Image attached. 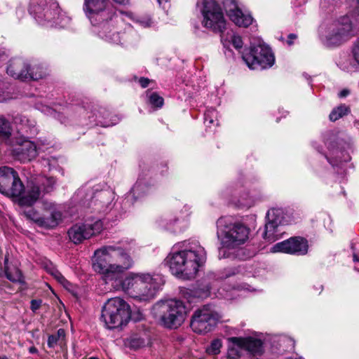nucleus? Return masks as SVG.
I'll return each mask as SVG.
<instances>
[{
  "instance_id": "nucleus-1",
  "label": "nucleus",
  "mask_w": 359,
  "mask_h": 359,
  "mask_svg": "<svg viewBox=\"0 0 359 359\" xmlns=\"http://www.w3.org/2000/svg\"><path fill=\"white\" fill-rule=\"evenodd\" d=\"M115 4L126 5L129 0H112ZM109 0H85L83 10L90 23L97 27L99 36L111 43L119 44L129 40L133 29L125 22L123 11L113 13Z\"/></svg>"
},
{
  "instance_id": "nucleus-2",
  "label": "nucleus",
  "mask_w": 359,
  "mask_h": 359,
  "mask_svg": "<svg viewBox=\"0 0 359 359\" xmlns=\"http://www.w3.org/2000/svg\"><path fill=\"white\" fill-rule=\"evenodd\" d=\"M206 261V252L198 241H184L182 249L173 247L165 262L171 273L183 280L194 279Z\"/></svg>"
},
{
  "instance_id": "nucleus-3",
  "label": "nucleus",
  "mask_w": 359,
  "mask_h": 359,
  "mask_svg": "<svg viewBox=\"0 0 359 359\" xmlns=\"http://www.w3.org/2000/svg\"><path fill=\"white\" fill-rule=\"evenodd\" d=\"M92 261L94 271L102 276L106 283L123 276L134 264L126 250L114 245L104 246L95 250Z\"/></svg>"
},
{
  "instance_id": "nucleus-4",
  "label": "nucleus",
  "mask_w": 359,
  "mask_h": 359,
  "mask_svg": "<svg viewBox=\"0 0 359 359\" xmlns=\"http://www.w3.org/2000/svg\"><path fill=\"white\" fill-rule=\"evenodd\" d=\"M25 189L18 173L13 168L7 166L0 168V193L18 199L20 206H32L40 198V187L39 184H32L25 195L22 196Z\"/></svg>"
},
{
  "instance_id": "nucleus-5",
  "label": "nucleus",
  "mask_w": 359,
  "mask_h": 359,
  "mask_svg": "<svg viewBox=\"0 0 359 359\" xmlns=\"http://www.w3.org/2000/svg\"><path fill=\"white\" fill-rule=\"evenodd\" d=\"M217 236L221 241L219 257H229L228 250L238 249L249 238L250 229L245 224L233 222L231 217H222L217 221Z\"/></svg>"
},
{
  "instance_id": "nucleus-6",
  "label": "nucleus",
  "mask_w": 359,
  "mask_h": 359,
  "mask_svg": "<svg viewBox=\"0 0 359 359\" xmlns=\"http://www.w3.org/2000/svg\"><path fill=\"white\" fill-rule=\"evenodd\" d=\"M153 313L159 323L168 329L179 327L187 316L184 304L177 299L158 302L153 307Z\"/></svg>"
},
{
  "instance_id": "nucleus-7",
  "label": "nucleus",
  "mask_w": 359,
  "mask_h": 359,
  "mask_svg": "<svg viewBox=\"0 0 359 359\" xmlns=\"http://www.w3.org/2000/svg\"><path fill=\"white\" fill-rule=\"evenodd\" d=\"M196 8L202 15L203 27L215 33H222L226 22L221 6L215 0H198Z\"/></svg>"
},
{
  "instance_id": "nucleus-8",
  "label": "nucleus",
  "mask_w": 359,
  "mask_h": 359,
  "mask_svg": "<svg viewBox=\"0 0 359 359\" xmlns=\"http://www.w3.org/2000/svg\"><path fill=\"white\" fill-rule=\"evenodd\" d=\"M101 318L108 329L120 327L130 320V306L119 297L109 299L103 306Z\"/></svg>"
},
{
  "instance_id": "nucleus-9",
  "label": "nucleus",
  "mask_w": 359,
  "mask_h": 359,
  "mask_svg": "<svg viewBox=\"0 0 359 359\" xmlns=\"http://www.w3.org/2000/svg\"><path fill=\"white\" fill-rule=\"evenodd\" d=\"M353 35L352 23L344 16L320 30L322 39L327 46H338Z\"/></svg>"
},
{
  "instance_id": "nucleus-10",
  "label": "nucleus",
  "mask_w": 359,
  "mask_h": 359,
  "mask_svg": "<svg viewBox=\"0 0 359 359\" xmlns=\"http://www.w3.org/2000/svg\"><path fill=\"white\" fill-rule=\"evenodd\" d=\"M222 318V315L215 306L205 305L194 312L191 320V327L196 333H206L212 330Z\"/></svg>"
},
{
  "instance_id": "nucleus-11",
  "label": "nucleus",
  "mask_w": 359,
  "mask_h": 359,
  "mask_svg": "<svg viewBox=\"0 0 359 359\" xmlns=\"http://www.w3.org/2000/svg\"><path fill=\"white\" fill-rule=\"evenodd\" d=\"M242 58L250 69H266L274 63V56L270 48L259 43L252 46L248 52L243 53Z\"/></svg>"
},
{
  "instance_id": "nucleus-12",
  "label": "nucleus",
  "mask_w": 359,
  "mask_h": 359,
  "mask_svg": "<svg viewBox=\"0 0 359 359\" xmlns=\"http://www.w3.org/2000/svg\"><path fill=\"white\" fill-rule=\"evenodd\" d=\"M58 4L52 0H32L29 12L38 23L50 26L58 14Z\"/></svg>"
},
{
  "instance_id": "nucleus-13",
  "label": "nucleus",
  "mask_w": 359,
  "mask_h": 359,
  "mask_svg": "<svg viewBox=\"0 0 359 359\" xmlns=\"http://www.w3.org/2000/svg\"><path fill=\"white\" fill-rule=\"evenodd\" d=\"M164 283L165 280L161 276H151L148 273H139L135 282V294L143 299L153 298Z\"/></svg>"
},
{
  "instance_id": "nucleus-14",
  "label": "nucleus",
  "mask_w": 359,
  "mask_h": 359,
  "mask_svg": "<svg viewBox=\"0 0 359 359\" xmlns=\"http://www.w3.org/2000/svg\"><path fill=\"white\" fill-rule=\"evenodd\" d=\"M103 229L100 219L93 223L76 224L68 231L69 239L75 244L80 243L91 236L100 233Z\"/></svg>"
},
{
  "instance_id": "nucleus-15",
  "label": "nucleus",
  "mask_w": 359,
  "mask_h": 359,
  "mask_svg": "<svg viewBox=\"0 0 359 359\" xmlns=\"http://www.w3.org/2000/svg\"><path fill=\"white\" fill-rule=\"evenodd\" d=\"M266 223L263 234L264 238L269 243L279 239L278 227L283 222L284 211L282 208H271L266 213Z\"/></svg>"
},
{
  "instance_id": "nucleus-16",
  "label": "nucleus",
  "mask_w": 359,
  "mask_h": 359,
  "mask_svg": "<svg viewBox=\"0 0 359 359\" xmlns=\"http://www.w3.org/2000/svg\"><path fill=\"white\" fill-rule=\"evenodd\" d=\"M308 242L302 237H292L274 245L273 252H284L296 255H304L308 252Z\"/></svg>"
},
{
  "instance_id": "nucleus-17",
  "label": "nucleus",
  "mask_w": 359,
  "mask_h": 359,
  "mask_svg": "<svg viewBox=\"0 0 359 359\" xmlns=\"http://www.w3.org/2000/svg\"><path fill=\"white\" fill-rule=\"evenodd\" d=\"M39 148L35 142L21 137L17 138L12 150L13 154L20 161H30L38 155Z\"/></svg>"
},
{
  "instance_id": "nucleus-18",
  "label": "nucleus",
  "mask_w": 359,
  "mask_h": 359,
  "mask_svg": "<svg viewBox=\"0 0 359 359\" xmlns=\"http://www.w3.org/2000/svg\"><path fill=\"white\" fill-rule=\"evenodd\" d=\"M224 8L232 22L239 27H247L253 21L250 14L244 13L238 6L235 0H225Z\"/></svg>"
},
{
  "instance_id": "nucleus-19",
  "label": "nucleus",
  "mask_w": 359,
  "mask_h": 359,
  "mask_svg": "<svg viewBox=\"0 0 359 359\" xmlns=\"http://www.w3.org/2000/svg\"><path fill=\"white\" fill-rule=\"evenodd\" d=\"M231 344V347L244 349L253 355H260L263 352L262 341L253 337H236L228 338Z\"/></svg>"
},
{
  "instance_id": "nucleus-20",
  "label": "nucleus",
  "mask_w": 359,
  "mask_h": 359,
  "mask_svg": "<svg viewBox=\"0 0 359 359\" xmlns=\"http://www.w3.org/2000/svg\"><path fill=\"white\" fill-rule=\"evenodd\" d=\"M114 194L110 190L96 193L90 201L94 212L105 213L112 208Z\"/></svg>"
},
{
  "instance_id": "nucleus-21",
  "label": "nucleus",
  "mask_w": 359,
  "mask_h": 359,
  "mask_svg": "<svg viewBox=\"0 0 359 359\" xmlns=\"http://www.w3.org/2000/svg\"><path fill=\"white\" fill-rule=\"evenodd\" d=\"M29 62L20 57L10 60L6 68L7 74L11 77L21 81H27Z\"/></svg>"
},
{
  "instance_id": "nucleus-22",
  "label": "nucleus",
  "mask_w": 359,
  "mask_h": 359,
  "mask_svg": "<svg viewBox=\"0 0 359 359\" xmlns=\"http://www.w3.org/2000/svg\"><path fill=\"white\" fill-rule=\"evenodd\" d=\"M139 273H130L128 276L123 278V276H120L116 279H113L109 284H111L115 290H123L125 292L135 293V282L137 280V276Z\"/></svg>"
},
{
  "instance_id": "nucleus-23",
  "label": "nucleus",
  "mask_w": 359,
  "mask_h": 359,
  "mask_svg": "<svg viewBox=\"0 0 359 359\" xmlns=\"http://www.w3.org/2000/svg\"><path fill=\"white\" fill-rule=\"evenodd\" d=\"M61 218L62 214L60 211L53 207L50 208V210L46 214L41 216L40 226L48 229L54 228L58 224Z\"/></svg>"
},
{
  "instance_id": "nucleus-24",
  "label": "nucleus",
  "mask_w": 359,
  "mask_h": 359,
  "mask_svg": "<svg viewBox=\"0 0 359 359\" xmlns=\"http://www.w3.org/2000/svg\"><path fill=\"white\" fill-rule=\"evenodd\" d=\"M27 72L30 74V77H27V81H38L48 75L47 67L44 65L36 62H29Z\"/></svg>"
},
{
  "instance_id": "nucleus-25",
  "label": "nucleus",
  "mask_w": 359,
  "mask_h": 359,
  "mask_svg": "<svg viewBox=\"0 0 359 359\" xmlns=\"http://www.w3.org/2000/svg\"><path fill=\"white\" fill-rule=\"evenodd\" d=\"M13 121L16 125L20 126V130H22V133H25L27 134H32L35 132V121L34 120H30L27 117L18 114L14 118Z\"/></svg>"
},
{
  "instance_id": "nucleus-26",
  "label": "nucleus",
  "mask_w": 359,
  "mask_h": 359,
  "mask_svg": "<svg viewBox=\"0 0 359 359\" xmlns=\"http://www.w3.org/2000/svg\"><path fill=\"white\" fill-rule=\"evenodd\" d=\"M47 344L50 348H54L55 346H59L63 350L67 346L65 330L60 328L55 334L49 335Z\"/></svg>"
},
{
  "instance_id": "nucleus-27",
  "label": "nucleus",
  "mask_w": 359,
  "mask_h": 359,
  "mask_svg": "<svg viewBox=\"0 0 359 359\" xmlns=\"http://www.w3.org/2000/svg\"><path fill=\"white\" fill-rule=\"evenodd\" d=\"M8 258L6 257L4 264V271L6 273V278L12 281L13 283H24V277L21 273V271L18 268H13L10 269L8 266H6L8 262Z\"/></svg>"
},
{
  "instance_id": "nucleus-28",
  "label": "nucleus",
  "mask_w": 359,
  "mask_h": 359,
  "mask_svg": "<svg viewBox=\"0 0 359 359\" xmlns=\"http://www.w3.org/2000/svg\"><path fill=\"white\" fill-rule=\"evenodd\" d=\"M124 15L128 18L133 20L134 22L137 23L140 26L147 28L150 27L154 24L151 18L149 15H135L131 13L123 11V18Z\"/></svg>"
},
{
  "instance_id": "nucleus-29",
  "label": "nucleus",
  "mask_w": 359,
  "mask_h": 359,
  "mask_svg": "<svg viewBox=\"0 0 359 359\" xmlns=\"http://www.w3.org/2000/svg\"><path fill=\"white\" fill-rule=\"evenodd\" d=\"M325 144L327 145V148L330 150L329 155L326 154L325 157L330 164L333 166L337 165L338 163H341V161L339 158V154H342V151H339L338 149H334V147H332V143L325 142Z\"/></svg>"
},
{
  "instance_id": "nucleus-30",
  "label": "nucleus",
  "mask_w": 359,
  "mask_h": 359,
  "mask_svg": "<svg viewBox=\"0 0 359 359\" xmlns=\"http://www.w3.org/2000/svg\"><path fill=\"white\" fill-rule=\"evenodd\" d=\"M243 266H233L224 269V271L217 276V279H224L243 272Z\"/></svg>"
},
{
  "instance_id": "nucleus-31",
  "label": "nucleus",
  "mask_w": 359,
  "mask_h": 359,
  "mask_svg": "<svg viewBox=\"0 0 359 359\" xmlns=\"http://www.w3.org/2000/svg\"><path fill=\"white\" fill-rule=\"evenodd\" d=\"M147 96L148 97L149 104L152 107L161 108L163 105V98L156 93L148 91L147 93Z\"/></svg>"
},
{
  "instance_id": "nucleus-32",
  "label": "nucleus",
  "mask_w": 359,
  "mask_h": 359,
  "mask_svg": "<svg viewBox=\"0 0 359 359\" xmlns=\"http://www.w3.org/2000/svg\"><path fill=\"white\" fill-rule=\"evenodd\" d=\"M129 346L135 349L139 348L145 346L146 339L139 334L131 335L128 339Z\"/></svg>"
},
{
  "instance_id": "nucleus-33",
  "label": "nucleus",
  "mask_w": 359,
  "mask_h": 359,
  "mask_svg": "<svg viewBox=\"0 0 359 359\" xmlns=\"http://www.w3.org/2000/svg\"><path fill=\"white\" fill-rule=\"evenodd\" d=\"M348 112V107L346 105H341L334 108L330 114V119L332 121H335L339 118L343 117Z\"/></svg>"
},
{
  "instance_id": "nucleus-34",
  "label": "nucleus",
  "mask_w": 359,
  "mask_h": 359,
  "mask_svg": "<svg viewBox=\"0 0 359 359\" xmlns=\"http://www.w3.org/2000/svg\"><path fill=\"white\" fill-rule=\"evenodd\" d=\"M69 18L66 16L65 13H62L58 7V14L55 16V19L53 20L52 25L50 27L58 26L60 27H65L69 23Z\"/></svg>"
},
{
  "instance_id": "nucleus-35",
  "label": "nucleus",
  "mask_w": 359,
  "mask_h": 359,
  "mask_svg": "<svg viewBox=\"0 0 359 359\" xmlns=\"http://www.w3.org/2000/svg\"><path fill=\"white\" fill-rule=\"evenodd\" d=\"M0 135L6 137H8L11 135L10 122L1 115H0Z\"/></svg>"
},
{
  "instance_id": "nucleus-36",
  "label": "nucleus",
  "mask_w": 359,
  "mask_h": 359,
  "mask_svg": "<svg viewBox=\"0 0 359 359\" xmlns=\"http://www.w3.org/2000/svg\"><path fill=\"white\" fill-rule=\"evenodd\" d=\"M146 190L147 186L142 182L138 181L135 184V185L131 189L128 197L130 196H132L134 198L140 197L146 192Z\"/></svg>"
},
{
  "instance_id": "nucleus-37",
  "label": "nucleus",
  "mask_w": 359,
  "mask_h": 359,
  "mask_svg": "<svg viewBox=\"0 0 359 359\" xmlns=\"http://www.w3.org/2000/svg\"><path fill=\"white\" fill-rule=\"evenodd\" d=\"M217 111L215 109L210 108L206 110V111L204 114V120L205 123L207 126H210L212 124H214L215 122H216V125H218V121L217 119Z\"/></svg>"
},
{
  "instance_id": "nucleus-38",
  "label": "nucleus",
  "mask_w": 359,
  "mask_h": 359,
  "mask_svg": "<svg viewBox=\"0 0 359 359\" xmlns=\"http://www.w3.org/2000/svg\"><path fill=\"white\" fill-rule=\"evenodd\" d=\"M222 346V341L219 339H215L211 341L208 346H207L206 352L209 355H217L220 353Z\"/></svg>"
},
{
  "instance_id": "nucleus-39",
  "label": "nucleus",
  "mask_w": 359,
  "mask_h": 359,
  "mask_svg": "<svg viewBox=\"0 0 359 359\" xmlns=\"http://www.w3.org/2000/svg\"><path fill=\"white\" fill-rule=\"evenodd\" d=\"M40 184L43 187V189L45 193H49L54 189L55 180L53 177H41L40 180Z\"/></svg>"
},
{
  "instance_id": "nucleus-40",
  "label": "nucleus",
  "mask_w": 359,
  "mask_h": 359,
  "mask_svg": "<svg viewBox=\"0 0 359 359\" xmlns=\"http://www.w3.org/2000/svg\"><path fill=\"white\" fill-rule=\"evenodd\" d=\"M25 215L28 219L34 221L40 226L41 216L36 211L34 210L33 209H30L28 211L25 212Z\"/></svg>"
},
{
  "instance_id": "nucleus-41",
  "label": "nucleus",
  "mask_w": 359,
  "mask_h": 359,
  "mask_svg": "<svg viewBox=\"0 0 359 359\" xmlns=\"http://www.w3.org/2000/svg\"><path fill=\"white\" fill-rule=\"evenodd\" d=\"M231 43L235 48L240 49L243 46V41L240 36L233 34L231 37Z\"/></svg>"
},
{
  "instance_id": "nucleus-42",
  "label": "nucleus",
  "mask_w": 359,
  "mask_h": 359,
  "mask_svg": "<svg viewBox=\"0 0 359 359\" xmlns=\"http://www.w3.org/2000/svg\"><path fill=\"white\" fill-rule=\"evenodd\" d=\"M51 274L55 277V278L64 286L68 283V281L65 279V278L57 270H53L51 272Z\"/></svg>"
},
{
  "instance_id": "nucleus-43",
  "label": "nucleus",
  "mask_w": 359,
  "mask_h": 359,
  "mask_svg": "<svg viewBox=\"0 0 359 359\" xmlns=\"http://www.w3.org/2000/svg\"><path fill=\"white\" fill-rule=\"evenodd\" d=\"M31 310L35 313L37 310H39L41 306L42 301L41 299H32L30 302Z\"/></svg>"
},
{
  "instance_id": "nucleus-44",
  "label": "nucleus",
  "mask_w": 359,
  "mask_h": 359,
  "mask_svg": "<svg viewBox=\"0 0 359 359\" xmlns=\"http://www.w3.org/2000/svg\"><path fill=\"white\" fill-rule=\"evenodd\" d=\"M353 55L355 61L359 65V39L353 48Z\"/></svg>"
},
{
  "instance_id": "nucleus-45",
  "label": "nucleus",
  "mask_w": 359,
  "mask_h": 359,
  "mask_svg": "<svg viewBox=\"0 0 359 359\" xmlns=\"http://www.w3.org/2000/svg\"><path fill=\"white\" fill-rule=\"evenodd\" d=\"M235 357H239L238 351L234 347H229L226 359H234Z\"/></svg>"
},
{
  "instance_id": "nucleus-46",
  "label": "nucleus",
  "mask_w": 359,
  "mask_h": 359,
  "mask_svg": "<svg viewBox=\"0 0 359 359\" xmlns=\"http://www.w3.org/2000/svg\"><path fill=\"white\" fill-rule=\"evenodd\" d=\"M280 341H282L283 343H288V344H290V345L291 346L292 348L294 347V341H293L292 339H291L290 337L283 336L281 337Z\"/></svg>"
},
{
  "instance_id": "nucleus-47",
  "label": "nucleus",
  "mask_w": 359,
  "mask_h": 359,
  "mask_svg": "<svg viewBox=\"0 0 359 359\" xmlns=\"http://www.w3.org/2000/svg\"><path fill=\"white\" fill-rule=\"evenodd\" d=\"M139 82L142 88H146L148 86L150 81H149V79H146V78H141L140 79Z\"/></svg>"
},
{
  "instance_id": "nucleus-48",
  "label": "nucleus",
  "mask_w": 359,
  "mask_h": 359,
  "mask_svg": "<svg viewBox=\"0 0 359 359\" xmlns=\"http://www.w3.org/2000/svg\"><path fill=\"white\" fill-rule=\"evenodd\" d=\"M206 287V291L205 292V293L201 295V297H207L210 294V291L212 290V285L209 284V283H207L205 286Z\"/></svg>"
},
{
  "instance_id": "nucleus-49",
  "label": "nucleus",
  "mask_w": 359,
  "mask_h": 359,
  "mask_svg": "<svg viewBox=\"0 0 359 359\" xmlns=\"http://www.w3.org/2000/svg\"><path fill=\"white\" fill-rule=\"evenodd\" d=\"M297 38V35L294 34H290L288 36L287 44L292 45L293 43L292 40Z\"/></svg>"
},
{
  "instance_id": "nucleus-50",
  "label": "nucleus",
  "mask_w": 359,
  "mask_h": 359,
  "mask_svg": "<svg viewBox=\"0 0 359 359\" xmlns=\"http://www.w3.org/2000/svg\"><path fill=\"white\" fill-rule=\"evenodd\" d=\"M349 94V90L347 89H344L339 93V96L340 97H345Z\"/></svg>"
},
{
  "instance_id": "nucleus-51",
  "label": "nucleus",
  "mask_w": 359,
  "mask_h": 359,
  "mask_svg": "<svg viewBox=\"0 0 359 359\" xmlns=\"http://www.w3.org/2000/svg\"><path fill=\"white\" fill-rule=\"evenodd\" d=\"M353 259L355 262H359V256L355 252L353 254Z\"/></svg>"
},
{
  "instance_id": "nucleus-52",
  "label": "nucleus",
  "mask_w": 359,
  "mask_h": 359,
  "mask_svg": "<svg viewBox=\"0 0 359 359\" xmlns=\"http://www.w3.org/2000/svg\"><path fill=\"white\" fill-rule=\"evenodd\" d=\"M29 350L31 353H35L37 352V349L34 346L30 347Z\"/></svg>"
},
{
  "instance_id": "nucleus-53",
  "label": "nucleus",
  "mask_w": 359,
  "mask_h": 359,
  "mask_svg": "<svg viewBox=\"0 0 359 359\" xmlns=\"http://www.w3.org/2000/svg\"><path fill=\"white\" fill-rule=\"evenodd\" d=\"M238 202L240 205L244 206V205H248V203H245V202L242 201L241 200H238Z\"/></svg>"
},
{
  "instance_id": "nucleus-54",
  "label": "nucleus",
  "mask_w": 359,
  "mask_h": 359,
  "mask_svg": "<svg viewBox=\"0 0 359 359\" xmlns=\"http://www.w3.org/2000/svg\"><path fill=\"white\" fill-rule=\"evenodd\" d=\"M356 13L359 15V0H357Z\"/></svg>"
},
{
  "instance_id": "nucleus-55",
  "label": "nucleus",
  "mask_w": 359,
  "mask_h": 359,
  "mask_svg": "<svg viewBox=\"0 0 359 359\" xmlns=\"http://www.w3.org/2000/svg\"><path fill=\"white\" fill-rule=\"evenodd\" d=\"M158 4H161L163 1L167 2L168 0H157Z\"/></svg>"
},
{
  "instance_id": "nucleus-56",
  "label": "nucleus",
  "mask_w": 359,
  "mask_h": 359,
  "mask_svg": "<svg viewBox=\"0 0 359 359\" xmlns=\"http://www.w3.org/2000/svg\"><path fill=\"white\" fill-rule=\"evenodd\" d=\"M350 160V156H347L345 159H344V161L347 162Z\"/></svg>"
},
{
  "instance_id": "nucleus-57",
  "label": "nucleus",
  "mask_w": 359,
  "mask_h": 359,
  "mask_svg": "<svg viewBox=\"0 0 359 359\" xmlns=\"http://www.w3.org/2000/svg\"><path fill=\"white\" fill-rule=\"evenodd\" d=\"M0 359H8L6 355L0 356Z\"/></svg>"
},
{
  "instance_id": "nucleus-58",
  "label": "nucleus",
  "mask_w": 359,
  "mask_h": 359,
  "mask_svg": "<svg viewBox=\"0 0 359 359\" xmlns=\"http://www.w3.org/2000/svg\"><path fill=\"white\" fill-rule=\"evenodd\" d=\"M184 208L186 209V211H188L189 210V208L188 206H184Z\"/></svg>"
},
{
  "instance_id": "nucleus-59",
  "label": "nucleus",
  "mask_w": 359,
  "mask_h": 359,
  "mask_svg": "<svg viewBox=\"0 0 359 359\" xmlns=\"http://www.w3.org/2000/svg\"><path fill=\"white\" fill-rule=\"evenodd\" d=\"M88 359H99V358H95V357H90V358H89Z\"/></svg>"
},
{
  "instance_id": "nucleus-60",
  "label": "nucleus",
  "mask_w": 359,
  "mask_h": 359,
  "mask_svg": "<svg viewBox=\"0 0 359 359\" xmlns=\"http://www.w3.org/2000/svg\"><path fill=\"white\" fill-rule=\"evenodd\" d=\"M358 129H359V122H358Z\"/></svg>"
},
{
  "instance_id": "nucleus-61",
  "label": "nucleus",
  "mask_w": 359,
  "mask_h": 359,
  "mask_svg": "<svg viewBox=\"0 0 359 359\" xmlns=\"http://www.w3.org/2000/svg\"><path fill=\"white\" fill-rule=\"evenodd\" d=\"M236 358H237V357H235V358H234V359H236Z\"/></svg>"
}]
</instances>
